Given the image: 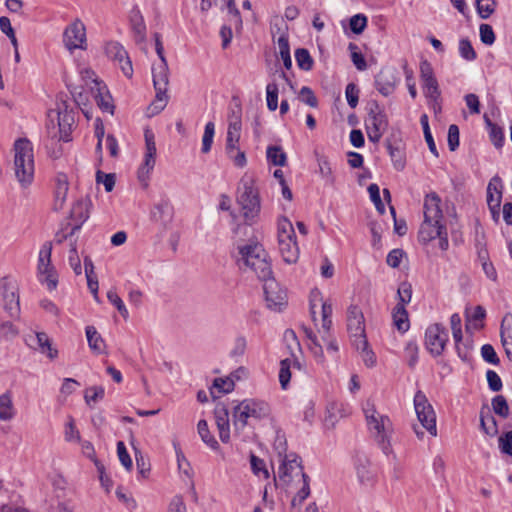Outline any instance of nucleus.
<instances>
[{
    "mask_svg": "<svg viewBox=\"0 0 512 512\" xmlns=\"http://www.w3.org/2000/svg\"><path fill=\"white\" fill-rule=\"evenodd\" d=\"M15 176L23 188L30 186L34 179V154L32 143L19 138L14 143Z\"/></svg>",
    "mask_w": 512,
    "mask_h": 512,
    "instance_id": "1",
    "label": "nucleus"
},
{
    "mask_svg": "<svg viewBox=\"0 0 512 512\" xmlns=\"http://www.w3.org/2000/svg\"><path fill=\"white\" fill-rule=\"evenodd\" d=\"M237 203L242 208L245 222L252 224L259 216L261 200L259 190L255 186V180L247 174H245L240 180Z\"/></svg>",
    "mask_w": 512,
    "mask_h": 512,
    "instance_id": "2",
    "label": "nucleus"
},
{
    "mask_svg": "<svg viewBox=\"0 0 512 512\" xmlns=\"http://www.w3.org/2000/svg\"><path fill=\"white\" fill-rule=\"evenodd\" d=\"M239 254L245 266L249 267L257 275L259 280H267L273 275L268 254L259 243L247 244L239 247Z\"/></svg>",
    "mask_w": 512,
    "mask_h": 512,
    "instance_id": "3",
    "label": "nucleus"
},
{
    "mask_svg": "<svg viewBox=\"0 0 512 512\" xmlns=\"http://www.w3.org/2000/svg\"><path fill=\"white\" fill-rule=\"evenodd\" d=\"M169 68L167 63L152 67L153 85L156 91L155 100L149 109L152 115L159 114L168 103L167 86L169 84Z\"/></svg>",
    "mask_w": 512,
    "mask_h": 512,
    "instance_id": "4",
    "label": "nucleus"
},
{
    "mask_svg": "<svg viewBox=\"0 0 512 512\" xmlns=\"http://www.w3.org/2000/svg\"><path fill=\"white\" fill-rule=\"evenodd\" d=\"M377 411L373 410L372 414L367 413V423L370 429L376 431L375 440L385 455L393 453L389 436L390 419L388 416L381 415L377 417Z\"/></svg>",
    "mask_w": 512,
    "mask_h": 512,
    "instance_id": "5",
    "label": "nucleus"
},
{
    "mask_svg": "<svg viewBox=\"0 0 512 512\" xmlns=\"http://www.w3.org/2000/svg\"><path fill=\"white\" fill-rule=\"evenodd\" d=\"M0 304L12 319L20 317V302L17 287L8 277L0 279Z\"/></svg>",
    "mask_w": 512,
    "mask_h": 512,
    "instance_id": "6",
    "label": "nucleus"
},
{
    "mask_svg": "<svg viewBox=\"0 0 512 512\" xmlns=\"http://www.w3.org/2000/svg\"><path fill=\"white\" fill-rule=\"evenodd\" d=\"M449 341L448 330L440 323H434L425 331V348L432 357H439L443 354Z\"/></svg>",
    "mask_w": 512,
    "mask_h": 512,
    "instance_id": "7",
    "label": "nucleus"
},
{
    "mask_svg": "<svg viewBox=\"0 0 512 512\" xmlns=\"http://www.w3.org/2000/svg\"><path fill=\"white\" fill-rule=\"evenodd\" d=\"M414 407L417 418L422 427L425 428L432 436H436V414L426 395L421 390H418L415 393Z\"/></svg>",
    "mask_w": 512,
    "mask_h": 512,
    "instance_id": "8",
    "label": "nucleus"
},
{
    "mask_svg": "<svg viewBox=\"0 0 512 512\" xmlns=\"http://www.w3.org/2000/svg\"><path fill=\"white\" fill-rule=\"evenodd\" d=\"M241 129L239 122L228 124L225 151L236 167L243 168L247 164V158L244 151L239 148Z\"/></svg>",
    "mask_w": 512,
    "mask_h": 512,
    "instance_id": "9",
    "label": "nucleus"
},
{
    "mask_svg": "<svg viewBox=\"0 0 512 512\" xmlns=\"http://www.w3.org/2000/svg\"><path fill=\"white\" fill-rule=\"evenodd\" d=\"M264 282L263 290L267 307L275 312L283 311L288 305V297L286 289L282 288L274 279L273 275Z\"/></svg>",
    "mask_w": 512,
    "mask_h": 512,
    "instance_id": "10",
    "label": "nucleus"
},
{
    "mask_svg": "<svg viewBox=\"0 0 512 512\" xmlns=\"http://www.w3.org/2000/svg\"><path fill=\"white\" fill-rule=\"evenodd\" d=\"M173 218L174 207L167 197H163L158 203L154 204L150 211V219L158 225L161 233L170 228Z\"/></svg>",
    "mask_w": 512,
    "mask_h": 512,
    "instance_id": "11",
    "label": "nucleus"
},
{
    "mask_svg": "<svg viewBox=\"0 0 512 512\" xmlns=\"http://www.w3.org/2000/svg\"><path fill=\"white\" fill-rule=\"evenodd\" d=\"M420 78L426 98L433 102L440 100L441 91L439 89L438 81L434 75L431 63L426 59L420 62Z\"/></svg>",
    "mask_w": 512,
    "mask_h": 512,
    "instance_id": "12",
    "label": "nucleus"
},
{
    "mask_svg": "<svg viewBox=\"0 0 512 512\" xmlns=\"http://www.w3.org/2000/svg\"><path fill=\"white\" fill-rule=\"evenodd\" d=\"M51 253L52 243L45 242L39 252L38 259V272L46 275L45 282L47 283V288L50 291L56 289L58 284L57 273L55 268L51 265Z\"/></svg>",
    "mask_w": 512,
    "mask_h": 512,
    "instance_id": "13",
    "label": "nucleus"
},
{
    "mask_svg": "<svg viewBox=\"0 0 512 512\" xmlns=\"http://www.w3.org/2000/svg\"><path fill=\"white\" fill-rule=\"evenodd\" d=\"M63 42L69 51L86 49V28L80 19H76L65 28Z\"/></svg>",
    "mask_w": 512,
    "mask_h": 512,
    "instance_id": "14",
    "label": "nucleus"
},
{
    "mask_svg": "<svg viewBox=\"0 0 512 512\" xmlns=\"http://www.w3.org/2000/svg\"><path fill=\"white\" fill-rule=\"evenodd\" d=\"M398 71L393 66H384L374 77V85L383 96L391 95L399 83Z\"/></svg>",
    "mask_w": 512,
    "mask_h": 512,
    "instance_id": "15",
    "label": "nucleus"
},
{
    "mask_svg": "<svg viewBox=\"0 0 512 512\" xmlns=\"http://www.w3.org/2000/svg\"><path fill=\"white\" fill-rule=\"evenodd\" d=\"M367 119L365 127L386 131L389 126L388 116L377 100H370L366 105Z\"/></svg>",
    "mask_w": 512,
    "mask_h": 512,
    "instance_id": "16",
    "label": "nucleus"
},
{
    "mask_svg": "<svg viewBox=\"0 0 512 512\" xmlns=\"http://www.w3.org/2000/svg\"><path fill=\"white\" fill-rule=\"evenodd\" d=\"M347 330L351 342L355 338L366 336L365 318L361 308L358 305L351 304L347 309Z\"/></svg>",
    "mask_w": 512,
    "mask_h": 512,
    "instance_id": "17",
    "label": "nucleus"
},
{
    "mask_svg": "<svg viewBox=\"0 0 512 512\" xmlns=\"http://www.w3.org/2000/svg\"><path fill=\"white\" fill-rule=\"evenodd\" d=\"M94 86L91 87V93L97 103V106L103 111L114 114L115 106L112 96L105 83L97 78L93 79Z\"/></svg>",
    "mask_w": 512,
    "mask_h": 512,
    "instance_id": "18",
    "label": "nucleus"
},
{
    "mask_svg": "<svg viewBox=\"0 0 512 512\" xmlns=\"http://www.w3.org/2000/svg\"><path fill=\"white\" fill-rule=\"evenodd\" d=\"M385 144L394 168L397 171H402L406 166V156L401 138L392 133L386 138Z\"/></svg>",
    "mask_w": 512,
    "mask_h": 512,
    "instance_id": "19",
    "label": "nucleus"
},
{
    "mask_svg": "<svg viewBox=\"0 0 512 512\" xmlns=\"http://www.w3.org/2000/svg\"><path fill=\"white\" fill-rule=\"evenodd\" d=\"M214 418L219 431V438L223 443L230 440L229 410L227 406L218 402L214 408Z\"/></svg>",
    "mask_w": 512,
    "mask_h": 512,
    "instance_id": "20",
    "label": "nucleus"
},
{
    "mask_svg": "<svg viewBox=\"0 0 512 512\" xmlns=\"http://www.w3.org/2000/svg\"><path fill=\"white\" fill-rule=\"evenodd\" d=\"M441 198L437 193L431 192L427 194L424 200V221L427 222H441L443 219V212L440 208Z\"/></svg>",
    "mask_w": 512,
    "mask_h": 512,
    "instance_id": "21",
    "label": "nucleus"
},
{
    "mask_svg": "<svg viewBox=\"0 0 512 512\" xmlns=\"http://www.w3.org/2000/svg\"><path fill=\"white\" fill-rule=\"evenodd\" d=\"M63 109L59 107L58 111V126L60 133V140L69 142L71 140L72 126L74 124V113L72 110L68 111L66 101L62 102Z\"/></svg>",
    "mask_w": 512,
    "mask_h": 512,
    "instance_id": "22",
    "label": "nucleus"
},
{
    "mask_svg": "<svg viewBox=\"0 0 512 512\" xmlns=\"http://www.w3.org/2000/svg\"><path fill=\"white\" fill-rule=\"evenodd\" d=\"M247 411H249L250 417L254 420L260 421L262 419H266L271 414L270 405L258 399H244L242 400Z\"/></svg>",
    "mask_w": 512,
    "mask_h": 512,
    "instance_id": "23",
    "label": "nucleus"
},
{
    "mask_svg": "<svg viewBox=\"0 0 512 512\" xmlns=\"http://www.w3.org/2000/svg\"><path fill=\"white\" fill-rule=\"evenodd\" d=\"M500 338L505 354L512 362V314L507 313L500 325Z\"/></svg>",
    "mask_w": 512,
    "mask_h": 512,
    "instance_id": "24",
    "label": "nucleus"
},
{
    "mask_svg": "<svg viewBox=\"0 0 512 512\" xmlns=\"http://www.w3.org/2000/svg\"><path fill=\"white\" fill-rule=\"evenodd\" d=\"M502 190L503 183L502 179L499 175H495L491 178L487 186V205L488 208H492L494 204H497V207L501 206L502 201Z\"/></svg>",
    "mask_w": 512,
    "mask_h": 512,
    "instance_id": "25",
    "label": "nucleus"
},
{
    "mask_svg": "<svg viewBox=\"0 0 512 512\" xmlns=\"http://www.w3.org/2000/svg\"><path fill=\"white\" fill-rule=\"evenodd\" d=\"M91 206L92 202L88 196L77 200L70 211V218L84 224L89 218Z\"/></svg>",
    "mask_w": 512,
    "mask_h": 512,
    "instance_id": "26",
    "label": "nucleus"
},
{
    "mask_svg": "<svg viewBox=\"0 0 512 512\" xmlns=\"http://www.w3.org/2000/svg\"><path fill=\"white\" fill-rule=\"evenodd\" d=\"M351 343L357 351L361 352L363 361L367 367H373L376 365V355L370 348L367 336L355 338Z\"/></svg>",
    "mask_w": 512,
    "mask_h": 512,
    "instance_id": "27",
    "label": "nucleus"
},
{
    "mask_svg": "<svg viewBox=\"0 0 512 512\" xmlns=\"http://www.w3.org/2000/svg\"><path fill=\"white\" fill-rule=\"evenodd\" d=\"M480 429L490 437L498 434L497 421L486 405H483L480 410Z\"/></svg>",
    "mask_w": 512,
    "mask_h": 512,
    "instance_id": "28",
    "label": "nucleus"
},
{
    "mask_svg": "<svg viewBox=\"0 0 512 512\" xmlns=\"http://www.w3.org/2000/svg\"><path fill=\"white\" fill-rule=\"evenodd\" d=\"M130 24L137 42L146 40V25L140 10L135 7L130 13Z\"/></svg>",
    "mask_w": 512,
    "mask_h": 512,
    "instance_id": "29",
    "label": "nucleus"
},
{
    "mask_svg": "<svg viewBox=\"0 0 512 512\" xmlns=\"http://www.w3.org/2000/svg\"><path fill=\"white\" fill-rule=\"evenodd\" d=\"M279 251L283 260L288 264L296 263L299 256V249L295 240L278 241Z\"/></svg>",
    "mask_w": 512,
    "mask_h": 512,
    "instance_id": "30",
    "label": "nucleus"
},
{
    "mask_svg": "<svg viewBox=\"0 0 512 512\" xmlns=\"http://www.w3.org/2000/svg\"><path fill=\"white\" fill-rule=\"evenodd\" d=\"M393 324L400 333H405L410 327L408 311L402 304H396L392 310Z\"/></svg>",
    "mask_w": 512,
    "mask_h": 512,
    "instance_id": "31",
    "label": "nucleus"
},
{
    "mask_svg": "<svg viewBox=\"0 0 512 512\" xmlns=\"http://www.w3.org/2000/svg\"><path fill=\"white\" fill-rule=\"evenodd\" d=\"M483 119L489 133L490 141L496 149H501L505 142L503 129L499 125L493 123L487 114L483 116Z\"/></svg>",
    "mask_w": 512,
    "mask_h": 512,
    "instance_id": "32",
    "label": "nucleus"
},
{
    "mask_svg": "<svg viewBox=\"0 0 512 512\" xmlns=\"http://www.w3.org/2000/svg\"><path fill=\"white\" fill-rule=\"evenodd\" d=\"M68 181L64 174H60L57 177V184L54 193V206L53 209L55 211H59L63 208L64 203L66 201V196L68 192Z\"/></svg>",
    "mask_w": 512,
    "mask_h": 512,
    "instance_id": "33",
    "label": "nucleus"
},
{
    "mask_svg": "<svg viewBox=\"0 0 512 512\" xmlns=\"http://www.w3.org/2000/svg\"><path fill=\"white\" fill-rule=\"evenodd\" d=\"M292 463L297 464V466L303 470L302 459L296 453H291L290 455H284L282 463L279 466L278 475L280 480L285 481L286 477H290L289 470L293 469Z\"/></svg>",
    "mask_w": 512,
    "mask_h": 512,
    "instance_id": "34",
    "label": "nucleus"
},
{
    "mask_svg": "<svg viewBox=\"0 0 512 512\" xmlns=\"http://www.w3.org/2000/svg\"><path fill=\"white\" fill-rule=\"evenodd\" d=\"M314 154L318 163L320 175L325 180L327 185L333 186L335 183V177L333 175L332 168L327 156L320 154L317 151H315Z\"/></svg>",
    "mask_w": 512,
    "mask_h": 512,
    "instance_id": "35",
    "label": "nucleus"
},
{
    "mask_svg": "<svg viewBox=\"0 0 512 512\" xmlns=\"http://www.w3.org/2000/svg\"><path fill=\"white\" fill-rule=\"evenodd\" d=\"M85 332L89 348L96 354H102L104 352L105 343L96 328L89 325L85 328Z\"/></svg>",
    "mask_w": 512,
    "mask_h": 512,
    "instance_id": "36",
    "label": "nucleus"
},
{
    "mask_svg": "<svg viewBox=\"0 0 512 512\" xmlns=\"http://www.w3.org/2000/svg\"><path fill=\"white\" fill-rule=\"evenodd\" d=\"M436 226H445L442 222H427L423 221L418 231V241L424 245L428 244L436 238Z\"/></svg>",
    "mask_w": 512,
    "mask_h": 512,
    "instance_id": "37",
    "label": "nucleus"
},
{
    "mask_svg": "<svg viewBox=\"0 0 512 512\" xmlns=\"http://www.w3.org/2000/svg\"><path fill=\"white\" fill-rule=\"evenodd\" d=\"M266 157L268 163L274 166H286L287 154L283 151L281 146L271 145L267 147Z\"/></svg>",
    "mask_w": 512,
    "mask_h": 512,
    "instance_id": "38",
    "label": "nucleus"
},
{
    "mask_svg": "<svg viewBox=\"0 0 512 512\" xmlns=\"http://www.w3.org/2000/svg\"><path fill=\"white\" fill-rule=\"evenodd\" d=\"M251 418L249 411L245 407L244 403L240 401L233 408V422L236 430H243L248 425V419Z\"/></svg>",
    "mask_w": 512,
    "mask_h": 512,
    "instance_id": "39",
    "label": "nucleus"
},
{
    "mask_svg": "<svg viewBox=\"0 0 512 512\" xmlns=\"http://www.w3.org/2000/svg\"><path fill=\"white\" fill-rule=\"evenodd\" d=\"M198 434L201 437V440L208 445L212 450L217 451L220 448L218 441L211 434L208 423L206 420L202 419L198 422L197 425Z\"/></svg>",
    "mask_w": 512,
    "mask_h": 512,
    "instance_id": "40",
    "label": "nucleus"
},
{
    "mask_svg": "<svg viewBox=\"0 0 512 512\" xmlns=\"http://www.w3.org/2000/svg\"><path fill=\"white\" fill-rule=\"evenodd\" d=\"M234 387H235L234 380L230 377L215 378L213 380L212 387L210 388V394L213 399H216L218 397L214 395V391H213L214 388L217 389L218 392L221 394H228L234 390Z\"/></svg>",
    "mask_w": 512,
    "mask_h": 512,
    "instance_id": "41",
    "label": "nucleus"
},
{
    "mask_svg": "<svg viewBox=\"0 0 512 512\" xmlns=\"http://www.w3.org/2000/svg\"><path fill=\"white\" fill-rule=\"evenodd\" d=\"M420 124L423 129L424 138L428 145L429 151L435 156L439 157V152L437 150L434 138L432 136L430 126H429V118L427 114H422L420 117Z\"/></svg>",
    "mask_w": 512,
    "mask_h": 512,
    "instance_id": "42",
    "label": "nucleus"
},
{
    "mask_svg": "<svg viewBox=\"0 0 512 512\" xmlns=\"http://www.w3.org/2000/svg\"><path fill=\"white\" fill-rule=\"evenodd\" d=\"M106 55L118 62H123L124 58H127L128 52L124 47L117 41H110L105 45Z\"/></svg>",
    "mask_w": 512,
    "mask_h": 512,
    "instance_id": "43",
    "label": "nucleus"
},
{
    "mask_svg": "<svg viewBox=\"0 0 512 512\" xmlns=\"http://www.w3.org/2000/svg\"><path fill=\"white\" fill-rule=\"evenodd\" d=\"M295 59L299 69L303 71H310L314 66V60L310 52L306 48H297L295 50Z\"/></svg>",
    "mask_w": 512,
    "mask_h": 512,
    "instance_id": "44",
    "label": "nucleus"
},
{
    "mask_svg": "<svg viewBox=\"0 0 512 512\" xmlns=\"http://www.w3.org/2000/svg\"><path fill=\"white\" fill-rule=\"evenodd\" d=\"M280 239L285 241L296 239L292 223L284 216L278 220V241H280Z\"/></svg>",
    "mask_w": 512,
    "mask_h": 512,
    "instance_id": "45",
    "label": "nucleus"
},
{
    "mask_svg": "<svg viewBox=\"0 0 512 512\" xmlns=\"http://www.w3.org/2000/svg\"><path fill=\"white\" fill-rule=\"evenodd\" d=\"M36 339L42 353H46L52 360L58 356L57 349L52 348L51 340L45 332L36 333Z\"/></svg>",
    "mask_w": 512,
    "mask_h": 512,
    "instance_id": "46",
    "label": "nucleus"
},
{
    "mask_svg": "<svg viewBox=\"0 0 512 512\" xmlns=\"http://www.w3.org/2000/svg\"><path fill=\"white\" fill-rule=\"evenodd\" d=\"M496 0H476L475 7L481 19H488L497 7Z\"/></svg>",
    "mask_w": 512,
    "mask_h": 512,
    "instance_id": "47",
    "label": "nucleus"
},
{
    "mask_svg": "<svg viewBox=\"0 0 512 512\" xmlns=\"http://www.w3.org/2000/svg\"><path fill=\"white\" fill-rule=\"evenodd\" d=\"M13 416L14 413L11 397L8 393H4L0 395V420L7 421L12 419Z\"/></svg>",
    "mask_w": 512,
    "mask_h": 512,
    "instance_id": "48",
    "label": "nucleus"
},
{
    "mask_svg": "<svg viewBox=\"0 0 512 512\" xmlns=\"http://www.w3.org/2000/svg\"><path fill=\"white\" fill-rule=\"evenodd\" d=\"M493 412L501 418H507L509 416V405L506 398L503 395H496L491 401Z\"/></svg>",
    "mask_w": 512,
    "mask_h": 512,
    "instance_id": "49",
    "label": "nucleus"
},
{
    "mask_svg": "<svg viewBox=\"0 0 512 512\" xmlns=\"http://www.w3.org/2000/svg\"><path fill=\"white\" fill-rule=\"evenodd\" d=\"M215 135V124L212 121H209L204 128V134L202 137V148L201 152L206 154L210 152L212 144H213V138Z\"/></svg>",
    "mask_w": 512,
    "mask_h": 512,
    "instance_id": "50",
    "label": "nucleus"
},
{
    "mask_svg": "<svg viewBox=\"0 0 512 512\" xmlns=\"http://www.w3.org/2000/svg\"><path fill=\"white\" fill-rule=\"evenodd\" d=\"M278 94V85L275 82L268 83L266 86V101L267 108L270 111H275L278 108Z\"/></svg>",
    "mask_w": 512,
    "mask_h": 512,
    "instance_id": "51",
    "label": "nucleus"
},
{
    "mask_svg": "<svg viewBox=\"0 0 512 512\" xmlns=\"http://www.w3.org/2000/svg\"><path fill=\"white\" fill-rule=\"evenodd\" d=\"M291 360L289 358L280 361L279 382L281 388L286 390L291 379Z\"/></svg>",
    "mask_w": 512,
    "mask_h": 512,
    "instance_id": "52",
    "label": "nucleus"
},
{
    "mask_svg": "<svg viewBox=\"0 0 512 512\" xmlns=\"http://www.w3.org/2000/svg\"><path fill=\"white\" fill-rule=\"evenodd\" d=\"M155 157L156 155L145 154L144 163L138 170V179L141 182L149 179V174L155 166Z\"/></svg>",
    "mask_w": 512,
    "mask_h": 512,
    "instance_id": "53",
    "label": "nucleus"
},
{
    "mask_svg": "<svg viewBox=\"0 0 512 512\" xmlns=\"http://www.w3.org/2000/svg\"><path fill=\"white\" fill-rule=\"evenodd\" d=\"M355 463H356V470L358 478L361 482H364L365 480H369L370 475L367 468V465L369 463V460L366 456L363 454H357L355 457Z\"/></svg>",
    "mask_w": 512,
    "mask_h": 512,
    "instance_id": "54",
    "label": "nucleus"
},
{
    "mask_svg": "<svg viewBox=\"0 0 512 512\" xmlns=\"http://www.w3.org/2000/svg\"><path fill=\"white\" fill-rule=\"evenodd\" d=\"M459 53L466 61H473L477 58V54L468 38H462L459 41Z\"/></svg>",
    "mask_w": 512,
    "mask_h": 512,
    "instance_id": "55",
    "label": "nucleus"
},
{
    "mask_svg": "<svg viewBox=\"0 0 512 512\" xmlns=\"http://www.w3.org/2000/svg\"><path fill=\"white\" fill-rule=\"evenodd\" d=\"M105 389L103 386H92L86 389L84 399L87 405L91 406V402H98L104 398Z\"/></svg>",
    "mask_w": 512,
    "mask_h": 512,
    "instance_id": "56",
    "label": "nucleus"
},
{
    "mask_svg": "<svg viewBox=\"0 0 512 512\" xmlns=\"http://www.w3.org/2000/svg\"><path fill=\"white\" fill-rule=\"evenodd\" d=\"M368 193L370 196L371 201L374 203L376 210L379 212V214L385 213V205L382 202V199L380 197V189L379 186L375 183H372L368 186Z\"/></svg>",
    "mask_w": 512,
    "mask_h": 512,
    "instance_id": "57",
    "label": "nucleus"
},
{
    "mask_svg": "<svg viewBox=\"0 0 512 512\" xmlns=\"http://www.w3.org/2000/svg\"><path fill=\"white\" fill-rule=\"evenodd\" d=\"M116 175L114 173H105L101 170L96 172L97 184L102 183L106 192H111L115 187Z\"/></svg>",
    "mask_w": 512,
    "mask_h": 512,
    "instance_id": "58",
    "label": "nucleus"
},
{
    "mask_svg": "<svg viewBox=\"0 0 512 512\" xmlns=\"http://www.w3.org/2000/svg\"><path fill=\"white\" fill-rule=\"evenodd\" d=\"M250 464L252 472L257 475H263L265 479L269 478V472L266 468L265 462L263 459L259 458L255 454H250Z\"/></svg>",
    "mask_w": 512,
    "mask_h": 512,
    "instance_id": "59",
    "label": "nucleus"
},
{
    "mask_svg": "<svg viewBox=\"0 0 512 512\" xmlns=\"http://www.w3.org/2000/svg\"><path fill=\"white\" fill-rule=\"evenodd\" d=\"M367 17L364 14H356L349 20L350 30L356 34H361L367 27Z\"/></svg>",
    "mask_w": 512,
    "mask_h": 512,
    "instance_id": "60",
    "label": "nucleus"
},
{
    "mask_svg": "<svg viewBox=\"0 0 512 512\" xmlns=\"http://www.w3.org/2000/svg\"><path fill=\"white\" fill-rule=\"evenodd\" d=\"M66 87L69 90L70 94L72 95L75 103L78 106L86 105L88 102V97L83 91L82 86H76L71 83L66 82Z\"/></svg>",
    "mask_w": 512,
    "mask_h": 512,
    "instance_id": "61",
    "label": "nucleus"
},
{
    "mask_svg": "<svg viewBox=\"0 0 512 512\" xmlns=\"http://www.w3.org/2000/svg\"><path fill=\"white\" fill-rule=\"evenodd\" d=\"M348 49L351 51V60L355 67L360 71L365 70L367 68V63L364 55L357 51L358 46L354 43H349Z\"/></svg>",
    "mask_w": 512,
    "mask_h": 512,
    "instance_id": "62",
    "label": "nucleus"
},
{
    "mask_svg": "<svg viewBox=\"0 0 512 512\" xmlns=\"http://www.w3.org/2000/svg\"><path fill=\"white\" fill-rule=\"evenodd\" d=\"M359 93L360 90L355 83L351 82L347 84L345 88V96L347 99V103L351 108H356V106L358 105Z\"/></svg>",
    "mask_w": 512,
    "mask_h": 512,
    "instance_id": "63",
    "label": "nucleus"
},
{
    "mask_svg": "<svg viewBox=\"0 0 512 512\" xmlns=\"http://www.w3.org/2000/svg\"><path fill=\"white\" fill-rule=\"evenodd\" d=\"M499 448L503 454L512 456V430L504 432L499 437Z\"/></svg>",
    "mask_w": 512,
    "mask_h": 512,
    "instance_id": "64",
    "label": "nucleus"
}]
</instances>
